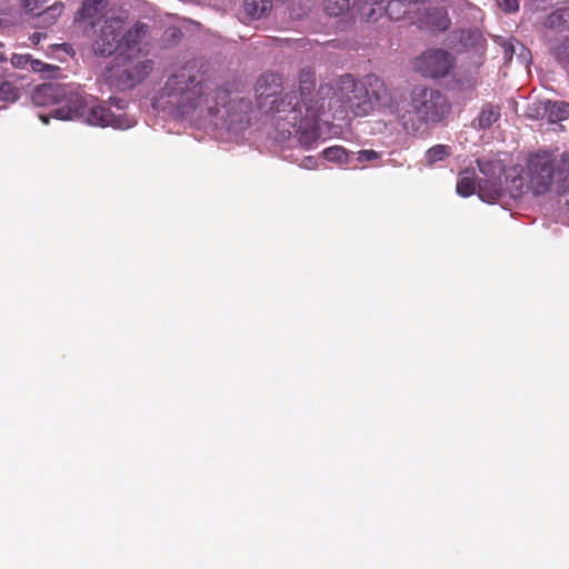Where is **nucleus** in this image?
<instances>
[{
	"mask_svg": "<svg viewBox=\"0 0 569 569\" xmlns=\"http://www.w3.org/2000/svg\"><path fill=\"white\" fill-rule=\"evenodd\" d=\"M327 104L339 118H345L349 113L356 117L366 116L372 109L368 90L350 74L340 78L337 92Z\"/></svg>",
	"mask_w": 569,
	"mask_h": 569,
	"instance_id": "423d86ee",
	"label": "nucleus"
},
{
	"mask_svg": "<svg viewBox=\"0 0 569 569\" xmlns=\"http://www.w3.org/2000/svg\"><path fill=\"white\" fill-rule=\"evenodd\" d=\"M48 0H20L22 9L27 13H34L40 9Z\"/></svg>",
	"mask_w": 569,
	"mask_h": 569,
	"instance_id": "5701e85b",
	"label": "nucleus"
},
{
	"mask_svg": "<svg viewBox=\"0 0 569 569\" xmlns=\"http://www.w3.org/2000/svg\"><path fill=\"white\" fill-rule=\"evenodd\" d=\"M482 178L478 183L479 198L488 203L497 202L508 193L518 199L527 193L543 196L569 189V153L538 151L530 153L508 170L498 158L478 160Z\"/></svg>",
	"mask_w": 569,
	"mask_h": 569,
	"instance_id": "f257e3e1",
	"label": "nucleus"
},
{
	"mask_svg": "<svg viewBox=\"0 0 569 569\" xmlns=\"http://www.w3.org/2000/svg\"><path fill=\"white\" fill-rule=\"evenodd\" d=\"M353 0H325L323 9L330 16H341L349 11Z\"/></svg>",
	"mask_w": 569,
	"mask_h": 569,
	"instance_id": "a211bd4d",
	"label": "nucleus"
},
{
	"mask_svg": "<svg viewBox=\"0 0 569 569\" xmlns=\"http://www.w3.org/2000/svg\"><path fill=\"white\" fill-rule=\"evenodd\" d=\"M448 99L437 90L416 88L411 93L410 110L402 117L407 130L419 131L422 127L437 124L450 113Z\"/></svg>",
	"mask_w": 569,
	"mask_h": 569,
	"instance_id": "39448f33",
	"label": "nucleus"
},
{
	"mask_svg": "<svg viewBox=\"0 0 569 569\" xmlns=\"http://www.w3.org/2000/svg\"><path fill=\"white\" fill-rule=\"evenodd\" d=\"M40 119H41L44 123H48V117H47V116H40Z\"/></svg>",
	"mask_w": 569,
	"mask_h": 569,
	"instance_id": "473e14b6",
	"label": "nucleus"
},
{
	"mask_svg": "<svg viewBox=\"0 0 569 569\" xmlns=\"http://www.w3.org/2000/svg\"><path fill=\"white\" fill-rule=\"evenodd\" d=\"M372 4H377V6H380L379 10L381 12H386L388 14V12L386 11V7L388 6V2L387 0H369Z\"/></svg>",
	"mask_w": 569,
	"mask_h": 569,
	"instance_id": "7c9ffc66",
	"label": "nucleus"
},
{
	"mask_svg": "<svg viewBox=\"0 0 569 569\" xmlns=\"http://www.w3.org/2000/svg\"><path fill=\"white\" fill-rule=\"evenodd\" d=\"M457 193L461 197H469L476 190L475 174L469 170H463L459 173L456 187Z\"/></svg>",
	"mask_w": 569,
	"mask_h": 569,
	"instance_id": "dca6fc26",
	"label": "nucleus"
},
{
	"mask_svg": "<svg viewBox=\"0 0 569 569\" xmlns=\"http://www.w3.org/2000/svg\"><path fill=\"white\" fill-rule=\"evenodd\" d=\"M556 57L561 61L569 60V44L558 47L556 49Z\"/></svg>",
	"mask_w": 569,
	"mask_h": 569,
	"instance_id": "bb28decb",
	"label": "nucleus"
},
{
	"mask_svg": "<svg viewBox=\"0 0 569 569\" xmlns=\"http://www.w3.org/2000/svg\"><path fill=\"white\" fill-rule=\"evenodd\" d=\"M77 107L71 108L63 106L56 108L53 117L60 120H82L91 126H113L118 128H128L131 124L123 127L119 120H116L109 109L96 104L94 99L91 96H86L79 90V101L76 102Z\"/></svg>",
	"mask_w": 569,
	"mask_h": 569,
	"instance_id": "0eeeda50",
	"label": "nucleus"
},
{
	"mask_svg": "<svg viewBox=\"0 0 569 569\" xmlns=\"http://www.w3.org/2000/svg\"><path fill=\"white\" fill-rule=\"evenodd\" d=\"M29 67L31 70H33L36 72H42L44 70V68H49V66H46L41 61L32 60L31 58H30Z\"/></svg>",
	"mask_w": 569,
	"mask_h": 569,
	"instance_id": "cd10ccee",
	"label": "nucleus"
},
{
	"mask_svg": "<svg viewBox=\"0 0 569 569\" xmlns=\"http://www.w3.org/2000/svg\"><path fill=\"white\" fill-rule=\"evenodd\" d=\"M32 101L39 106L58 104V108H61L79 101V89L72 86L44 83L33 91Z\"/></svg>",
	"mask_w": 569,
	"mask_h": 569,
	"instance_id": "6e6552de",
	"label": "nucleus"
},
{
	"mask_svg": "<svg viewBox=\"0 0 569 569\" xmlns=\"http://www.w3.org/2000/svg\"><path fill=\"white\" fill-rule=\"evenodd\" d=\"M4 60L3 54L0 53V61Z\"/></svg>",
	"mask_w": 569,
	"mask_h": 569,
	"instance_id": "f704fd0d",
	"label": "nucleus"
},
{
	"mask_svg": "<svg viewBox=\"0 0 569 569\" xmlns=\"http://www.w3.org/2000/svg\"><path fill=\"white\" fill-rule=\"evenodd\" d=\"M568 202H569V199H568Z\"/></svg>",
	"mask_w": 569,
	"mask_h": 569,
	"instance_id": "c9c22d12",
	"label": "nucleus"
},
{
	"mask_svg": "<svg viewBox=\"0 0 569 569\" xmlns=\"http://www.w3.org/2000/svg\"><path fill=\"white\" fill-rule=\"evenodd\" d=\"M315 163H316V161H315V159L312 157H307L303 160V167L305 168H309L310 169V168H312L315 166Z\"/></svg>",
	"mask_w": 569,
	"mask_h": 569,
	"instance_id": "2f4dec72",
	"label": "nucleus"
},
{
	"mask_svg": "<svg viewBox=\"0 0 569 569\" xmlns=\"http://www.w3.org/2000/svg\"><path fill=\"white\" fill-rule=\"evenodd\" d=\"M108 0H87L82 3L81 9L78 11L74 21L79 24H94V19H98L107 8Z\"/></svg>",
	"mask_w": 569,
	"mask_h": 569,
	"instance_id": "9b49d317",
	"label": "nucleus"
},
{
	"mask_svg": "<svg viewBox=\"0 0 569 569\" xmlns=\"http://www.w3.org/2000/svg\"><path fill=\"white\" fill-rule=\"evenodd\" d=\"M319 99L302 100L296 93L274 99L271 104L277 127L289 136L301 132V141L308 142L319 136L318 121L325 114V102Z\"/></svg>",
	"mask_w": 569,
	"mask_h": 569,
	"instance_id": "7ed1b4c3",
	"label": "nucleus"
},
{
	"mask_svg": "<svg viewBox=\"0 0 569 569\" xmlns=\"http://www.w3.org/2000/svg\"><path fill=\"white\" fill-rule=\"evenodd\" d=\"M378 158L379 154L375 150H361L357 153V160L359 162L372 161Z\"/></svg>",
	"mask_w": 569,
	"mask_h": 569,
	"instance_id": "a878e982",
	"label": "nucleus"
},
{
	"mask_svg": "<svg viewBox=\"0 0 569 569\" xmlns=\"http://www.w3.org/2000/svg\"><path fill=\"white\" fill-rule=\"evenodd\" d=\"M168 103L182 116L197 112L200 117L217 116L227 108L229 92L182 70L170 77L164 87Z\"/></svg>",
	"mask_w": 569,
	"mask_h": 569,
	"instance_id": "f03ea898",
	"label": "nucleus"
},
{
	"mask_svg": "<svg viewBox=\"0 0 569 569\" xmlns=\"http://www.w3.org/2000/svg\"><path fill=\"white\" fill-rule=\"evenodd\" d=\"M315 84H316L315 73L311 70H302L300 73V77H299L300 98L302 100L308 101L311 99L308 96L313 90ZM312 99H316V100L319 99L320 100L319 104H321L322 101L326 103V101L322 97L316 96Z\"/></svg>",
	"mask_w": 569,
	"mask_h": 569,
	"instance_id": "4468645a",
	"label": "nucleus"
},
{
	"mask_svg": "<svg viewBox=\"0 0 569 569\" xmlns=\"http://www.w3.org/2000/svg\"><path fill=\"white\" fill-rule=\"evenodd\" d=\"M545 27L550 30L569 29V7L558 9L550 13L545 20Z\"/></svg>",
	"mask_w": 569,
	"mask_h": 569,
	"instance_id": "ddd939ff",
	"label": "nucleus"
},
{
	"mask_svg": "<svg viewBox=\"0 0 569 569\" xmlns=\"http://www.w3.org/2000/svg\"><path fill=\"white\" fill-rule=\"evenodd\" d=\"M500 118V110L498 107L488 104L486 106L478 118L475 120V124L480 129L490 128Z\"/></svg>",
	"mask_w": 569,
	"mask_h": 569,
	"instance_id": "2eb2a0df",
	"label": "nucleus"
},
{
	"mask_svg": "<svg viewBox=\"0 0 569 569\" xmlns=\"http://www.w3.org/2000/svg\"><path fill=\"white\" fill-rule=\"evenodd\" d=\"M127 19L124 12L103 16V23L93 43L97 54L111 56L119 51V56H123L147 34L146 24L136 23L131 28H127Z\"/></svg>",
	"mask_w": 569,
	"mask_h": 569,
	"instance_id": "20e7f679",
	"label": "nucleus"
},
{
	"mask_svg": "<svg viewBox=\"0 0 569 569\" xmlns=\"http://www.w3.org/2000/svg\"><path fill=\"white\" fill-rule=\"evenodd\" d=\"M30 58L31 57L29 54H13L11 63L16 68L26 69L29 67Z\"/></svg>",
	"mask_w": 569,
	"mask_h": 569,
	"instance_id": "393cba45",
	"label": "nucleus"
},
{
	"mask_svg": "<svg viewBox=\"0 0 569 569\" xmlns=\"http://www.w3.org/2000/svg\"><path fill=\"white\" fill-rule=\"evenodd\" d=\"M116 60L118 68L122 67V70H118V78L124 87H134L151 70V63L148 60H136L131 57H124V54L118 56Z\"/></svg>",
	"mask_w": 569,
	"mask_h": 569,
	"instance_id": "9d476101",
	"label": "nucleus"
},
{
	"mask_svg": "<svg viewBox=\"0 0 569 569\" xmlns=\"http://www.w3.org/2000/svg\"><path fill=\"white\" fill-rule=\"evenodd\" d=\"M322 153L325 159L328 161L337 163H349L351 161L350 154L340 146L327 148Z\"/></svg>",
	"mask_w": 569,
	"mask_h": 569,
	"instance_id": "aec40b11",
	"label": "nucleus"
},
{
	"mask_svg": "<svg viewBox=\"0 0 569 569\" xmlns=\"http://www.w3.org/2000/svg\"><path fill=\"white\" fill-rule=\"evenodd\" d=\"M452 66V56L441 49L428 50L415 61L416 70L430 78H441L447 76Z\"/></svg>",
	"mask_w": 569,
	"mask_h": 569,
	"instance_id": "1a4fd4ad",
	"label": "nucleus"
},
{
	"mask_svg": "<svg viewBox=\"0 0 569 569\" xmlns=\"http://www.w3.org/2000/svg\"><path fill=\"white\" fill-rule=\"evenodd\" d=\"M503 49H505V56L507 59H511L513 52H515V48H513V44L508 42V43H505L503 44Z\"/></svg>",
	"mask_w": 569,
	"mask_h": 569,
	"instance_id": "c756f323",
	"label": "nucleus"
},
{
	"mask_svg": "<svg viewBox=\"0 0 569 569\" xmlns=\"http://www.w3.org/2000/svg\"><path fill=\"white\" fill-rule=\"evenodd\" d=\"M267 82V79L264 77L260 78L258 81H257V86H256V90L257 92H259L260 96H263L266 94L267 97H269L271 93H266V91L262 90L263 88V84Z\"/></svg>",
	"mask_w": 569,
	"mask_h": 569,
	"instance_id": "c85d7f7f",
	"label": "nucleus"
},
{
	"mask_svg": "<svg viewBox=\"0 0 569 569\" xmlns=\"http://www.w3.org/2000/svg\"><path fill=\"white\" fill-rule=\"evenodd\" d=\"M60 13V6H52L47 8L44 11L37 13V16L40 17L43 20V22L52 23Z\"/></svg>",
	"mask_w": 569,
	"mask_h": 569,
	"instance_id": "4be33fe9",
	"label": "nucleus"
},
{
	"mask_svg": "<svg viewBox=\"0 0 569 569\" xmlns=\"http://www.w3.org/2000/svg\"><path fill=\"white\" fill-rule=\"evenodd\" d=\"M19 98V90L9 81L0 79V100L16 101Z\"/></svg>",
	"mask_w": 569,
	"mask_h": 569,
	"instance_id": "412c9836",
	"label": "nucleus"
},
{
	"mask_svg": "<svg viewBox=\"0 0 569 569\" xmlns=\"http://www.w3.org/2000/svg\"><path fill=\"white\" fill-rule=\"evenodd\" d=\"M67 106H69V107H71V108H76V107H77V103L71 102V103H67Z\"/></svg>",
	"mask_w": 569,
	"mask_h": 569,
	"instance_id": "72a5a7b5",
	"label": "nucleus"
},
{
	"mask_svg": "<svg viewBox=\"0 0 569 569\" xmlns=\"http://www.w3.org/2000/svg\"><path fill=\"white\" fill-rule=\"evenodd\" d=\"M497 4L501 10L508 13L519 10V0H497Z\"/></svg>",
	"mask_w": 569,
	"mask_h": 569,
	"instance_id": "b1692460",
	"label": "nucleus"
},
{
	"mask_svg": "<svg viewBox=\"0 0 569 569\" xmlns=\"http://www.w3.org/2000/svg\"><path fill=\"white\" fill-rule=\"evenodd\" d=\"M450 148L446 144H437L427 150L425 159L428 166L445 160L450 156Z\"/></svg>",
	"mask_w": 569,
	"mask_h": 569,
	"instance_id": "6ab92c4d",
	"label": "nucleus"
},
{
	"mask_svg": "<svg viewBox=\"0 0 569 569\" xmlns=\"http://www.w3.org/2000/svg\"><path fill=\"white\" fill-rule=\"evenodd\" d=\"M244 11L252 18H261L272 8V0H244Z\"/></svg>",
	"mask_w": 569,
	"mask_h": 569,
	"instance_id": "f3484780",
	"label": "nucleus"
},
{
	"mask_svg": "<svg viewBox=\"0 0 569 569\" xmlns=\"http://www.w3.org/2000/svg\"><path fill=\"white\" fill-rule=\"evenodd\" d=\"M545 114L549 122H558L569 117V103L563 101H546L542 103Z\"/></svg>",
	"mask_w": 569,
	"mask_h": 569,
	"instance_id": "f8f14e48",
	"label": "nucleus"
}]
</instances>
